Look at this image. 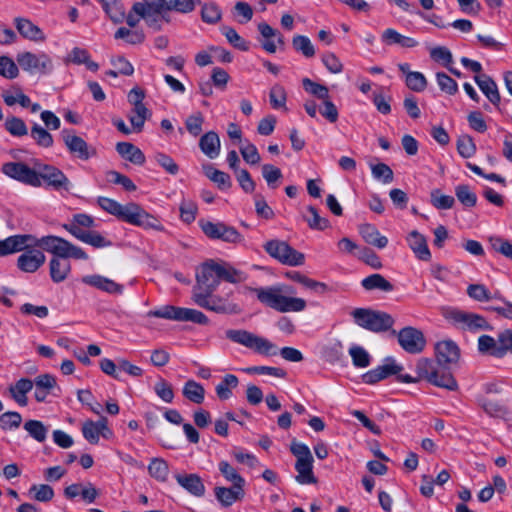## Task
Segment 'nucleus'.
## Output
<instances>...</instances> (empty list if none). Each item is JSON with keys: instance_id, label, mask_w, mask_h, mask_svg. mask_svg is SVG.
<instances>
[{"instance_id": "obj_1", "label": "nucleus", "mask_w": 512, "mask_h": 512, "mask_svg": "<svg viewBox=\"0 0 512 512\" xmlns=\"http://www.w3.org/2000/svg\"><path fill=\"white\" fill-rule=\"evenodd\" d=\"M37 246L54 255L49 263L50 277L53 282L61 283L70 274L71 264L68 258L88 259L86 252L64 238L48 235L37 239L30 234H19L0 240V256L23 251Z\"/></svg>"}, {"instance_id": "obj_2", "label": "nucleus", "mask_w": 512, "mask_h": 512, "mask_svg": "<svg viewBox=\"0 0 512 512\" xmlns=\"http://www.w3.org/2000/svg\"><path fill=\"white\" fill-rule=\"evenodd\" d=\"M197 286L193 290V301L205 309L225 312L226 304L216 301L211 295L221 280L235 283L239 273L227 264H218L212 260L205 262L196 274Z\"/></svg>"}, {"instance_id": "obj_3", "label": "nucleus", "mask_w": 512, "mask_h": 512, "mask_svg": "<svg viewBox=\"0 0 512 512\" xmlns=\"http://www.w3.org/2000/svg\"><path fill=\"white\" fill-rule=\"evenodd\" d=\"M97 202L103 210L131 225L138 226L143 229L164 231V226L157 217L148 213L140 205L134 202L122 205L107 197H99Z\"/></svg>"}, {"instance_id": "obj_4", "label": "nucleus", "mask_w": 512, "mask_h": 512, "mask_svg": "<svg viewBox=\"0 0 512 512\" xmlns=\"http://www.w3.org/2000/svg\"><path fill=\"white\" fill-rule=\"evenodd\" d=\"M254 292L261 303L281 313L301 312L306 308L304 299L291 296L295 291L289 285L255 288Z\"/></svg>"}, {"instance_id": "obj_5", "label": "nucleus", "mask_w": 512, "mask_h": 512, "mask_svg": "<svg viewBox=\"0 0 512 512\" xmlns=\"http://www.w3.org/2000/svg\"><path fill=\"white\" fill-rule=\"evenodd\" d=\"M225 336L230 341L261 355L274 356L278 352L277 346L267 338L258 336L244 329H228L225 332Z\"/></svg>"}, {"instance_id": "obj_6", "label": "nucleus", "mask_w": 512, "mask_h": 512, "mask_svg": "<svg viewBox=\"0 0 512 512\" xmlns=\"http://www.w3.org/2000/svg\"><path fill=\"white\" fill-rule=\"evenodd\" d=\"M351 315L358 326L374 333L388 331L394 325L393 317L379 310L356 308Z\"/></svg>"}, {"instance_id": "obj_7", "label": "nucleus", "mask_w": 512, "mask_h": 512, "mask_svg": "<svg viewBox=\"0 0 512 512\" xmlns=\"http://www.w3.org/2000/svg\"><path fill=\"white\" fill-rule=\"evenodd\" d=\"M290 450L296 457L295 470L297 475L295 480L301 485L316 484L317 478L313 472L314 460L309 447L303 443L293 442Z\"/></svg>"}, {"instance_id": "obj_8", "label": "nucleus", "mask_w": 512, "mask_h": 512, "mask_svg": "<svg viewBox=\"0 0 512 512\" xmlns=\"http://www.w3.org/2000/svg\"><path fill=\"white\" fill-rule=\"evenodd\" d=\"M418 379H425L434 386L454 391L458 388L457 381L451 373L439 371L432 360L421 358L416 364Z\"/></svg>"}, {"instance_id": "obj_9", "label": "nucleus", "mask_w": 512, "mask_h": 512, "mask_svg": "<svg viewBox=\"0 0 512 512\" xmlns=\"http://www.w3.org/2000/svg\"><path fill=\"white\" fill-rule=\"evenodd\" d=\"M16 60L22 70L32 75H47L53 71V61L44 52H21L17 54Z\"/></svg>"}, {"instance_id": "obj_10", "label": "nucleus", "mask_w": 512, "mask_h": 512, "mask_svg": "<svg viewBox=\"0 0 512 512\" xmlns=\"http://www.w3.org/2000/svg\"><path fill=\"white\" fill-rule=\"evenodd\" d=\"M264 250L280 263L290 266H300L304 263V254L292 248L287 242L270 240L265 243Z\"/></svg>"}, {"instance_id": "obj_11", "label": "nucleus", "mask_w": 512, "mask_h": 512, "mask_svg": "<svg viewBox=\"0 0 512 512\" xmlns=\"http://www.w3.org/2000/svg\"><path fill=\"white\" fill-rule=\"evenodd\" d=\"M1 171L6 176L30 186L39 187L42 184L39 181V175L37 171L30 168L23 162L4 163L2 165Z\"/></svg>"}, {"instance_id": "obj_12", "label": "nucleus", "mask_w": 512, "mask_h": 512, "mask_svg": "<svg viewBox=\"0 0 512 512\" xmlns=\"http://www.w3.org/2000/svg\"><path fill=\"white\" fill-rule=\"evenodd\" d=\"M133 11L149 26L158 29L161 14L166 11V3L165 0H142L133 5Z\"/></svg>"}, {"instance_id": "obj_13", "label": "nucleus", "mask_w": 512, "mask_h": 512, "mask_svg": "<svg viewBox=\"0 0 512 512\" xmlns=\"http://www.w3.org/2000/svg\"><path fill=\"white\" fill-rule=\"evenodd\" d=\"M61 138L68 151L80 160H88L96 155V150L89 146L83 138L77 136L71 129H63L61 131Z\"/></svg>"}, {"instance_id": "obj_14", "label": "nucleus", "mask_w": 512, "mask_h": 512, "mask_svg": "<svg viewBox=\"0 0 512 512\" xmlns=\"http://www.w3.org/2000/svg\"><path fill=\"white\" fill-rule=\"evenodd\" d=\"M199 224L204 234L211 239H220L230 243L240 242L242 239L241 234L234 227L222 222L214 223L201 220Z\"/></svg>"}, {"instance_id": "obj_15", "label": "nucleus", "mask_w": 512, "mask_h": 512, "mask_svg": "<svg viewBox=\"0 0 512 512\" xmlns=\"http://www.w3.org/2000/svg\"><path fill=\"white\" fill-rule=\"evenodd\" d=\"M400 346L408 353L416 354L423 351L426 341L423 333L413 327H405L397 334Z\"/></svg>"}, {"instance_id": "obj_16", "label": "nucleus", "mask_w": 512, "mask_h": 512, "mask_svg": "<svg viewBox=\"0 0 512 512\" xmlns=\"http://www.w3.org/2000/svg\"><path fill=\"white\" fill-rule=\"evenodd\" d=\"M83 437L91 444L99 442L100 435L105 439L113 436L112 430L108 427L106 417H100L98 421L87 420L82 425Z\"/></svg>"}, {"instance_id": "obj_17", "label": "nucleus", "mask_w": 512, "mask_h": 512, "mask_svg": "<svg viewBox=\"0 0 512 512\" xmlns=\"http://www.w3.org/2000/svg\"><path fill=\"white\" fill-rule=\"evenodd\" d=\"M37 173L40 182L43 180L55 190L69 189L70 181L60 169L54 166L44 165Z\"/></svg>"}, {"instance_id": "obj_18", "label": "nucleus", "mask_w": 512, "mask_h": 512, "mask_svg": "<svg viewBox=\"0 0 512 512\" xmlns=\"http://www.w3.org/2000/svg\"><path fill=\"white\" fill-rule=\"evenodd\" d=\"M450 318L456 323L463 324L464 328H467L471 331L492 329L485 318L478 314L465 313L462 311H452L450 313Z\"/></svg>"}, {"instance_id": "obj_19", "label": "nucleus", "mask_w": 512, "mask_h": 512, "mask_svg": "<svg viewBox=\"0 0 512 512\" xmlns=\"http://www.w3.org/2000/svg\"><path fill=\"white\" fill-rule=\"evenodd\" d=\"M46 261L44 253L37 249L26 250L17 259L18 268L26 273L36 272Z\"/></svg>"}, {"instance_id": "obj_20", "label": "nucleus", "mask_w": 512, "mask_h": 512, "mask_svg": "<svg viewBox=\"0 0 512 512\" xmlns=\"http://www.w3.org/2000/svg\"><path fill=\"white\" fill-rule=\"evenodd\" d=\"M435 351L438 364L443 366L456 363L460 357L458 346L451 340L438 342Z\"/></svg>"}, {"instance_id": "obj_21", "label": "nucleus", "mask_w": 512, "mask_h": 512, "mask_svg": "<svg viewBox=\"0 0 512 512\" xmlns=\"http://www.w3.org/2000/svg\"><path fill=\"white\" fill-rule=\"evenodd\" d=\"M82 282L109 294L120 295L124 290L121 284H118L112 279L97 274L84 276L82 278Z\"/></svg>"}, {"instance_id": "obj_22", "label": "nucleus", "mask_w": 512, "mask_h": 512, "mask_svg": "<svg viewBox=\"0 0 512 512\" xmlns=\"http://www.w3.org/2000/svg\"><path fill=\"white\" fill-rule=\"evenodd\" d=\"M215 497L223 507H230L235 502L243 499L245 492L244 486L232 485V487H215Z\"/></svg>"}, {"instance_id": "obj_23", "label": "nucleus", "mask_w": 512, "mask_h": 512, "mask_svg": "<svg viewBox=\"0 0 512 512\" xmlns=\"http://www.w3.org/2000/svg\"><path fill=\"white\" fill-rule=\"evenodd\" d=\"M407 243L415 256L422 261H429L431 253L427 245V239L417 230L411 231L407 238Z\"/></svg>"}, {"instance_id": "obj_24", "label": "nucleus", "mask_w": 512, "mask_h": 512, "mask_svg": "<svg viewBox=\"0 0 512 512\" xmlns=\"http://www.w3.org/2000/svg\"><path fill=\"white\" fill-rule=\"evenodd\" d=\"M258 30L265 41L262 42V47L268 53H275L277 46L273 39H276V42L280 45H284V37L283 35L276 29L272 28L265 22H262L258 25Z\"/></svg>"}, {"instance_id": "obj_25", "label": "nucleus", "mask_w": 512, "mask_h": 512, "mask_svg": "<svg viewBox=\"0 0 512 512\" xmlns=\"http://www.w3.org/2000/svg\"><path fill=\"white\" fill-rule=\"evenodd\" d=\"M177 483L187 492L196 497H202L205 493V486L197 474H176Z\"/></svg>"}, {"instance_id": "obj_26", "label": "nucleus", "mask_w": 512, "mask_h": 512, "mask_svg": "<svg viewBox=\"0 0 512 512\" xmlns=\"http://www.w3.org/2000/svg\"><path fill=\"white\" fill-rule=\"evenodd\" d=\"M14 23L22 37L34 42H42L45 40L43 31L29 19L18 17L15 18Z\"/></svg>"}, {"instance_id": "obj_27", "label": "nucleus", "mask_w": 512, "mask_h": 512, "mask_svg": "<svg viewBox=\"0 0 512 512\" xmlns=\"http://www.w3.org/2000/svg\"><path fill=\"white\" fill-rule=\"evenodd\" d=\"M475 82L479 86L483 94L488 100L495 106H498L501 100L500 93L495 81L488 75H476L474 77Z\"/></svg>"}, {"instance_id": "obj_28", "label": "nucleus", "mask_w": 512, "mask_h": 512, "mask_svg": "<svg viewBox=\"0 0 512 512\" xmlns=\"http://www.w3.org/2000/svg\"><path fill=\"white\" fill-rule=\"evenodd\" d=\"M95 225L94 219L83 213L75 214L70 223L63 224L62 227L77 238V233H86Z\"/></svg>"}, {"instance_id": "obj_29", "label": "nucleus", "mask_w": 512, "mask_h": 512, "mask_svg": "<svg viewBox=\"0 0 512 512\" xmlns=\"http://www.w3.org/2000/svg\"><path fill=\"white\" fill-rule=\"evenodd\" d=\"M199 146L207 157L214 159L220 153L221 144L219 136L214 131H209L200 138Z\"/></svg>"}, {"instance_id": "obj_30", "label": "nucleus", "mask_w": 512, "mask_h": 512, "mask_svg": "<svg viewBox=\"0 0 512 512\" xmlns=\"http://www.w3.org/2000/svg\"><path fill=\"white\" fill-rule=\"evenodd\" d=\"M359 233L366 243L379 249H383L388 244L387 237L380 234L379 230L372 224H363L359 228Z\"/></svg>"}, {"instance_id": "obj_31", "label": "nucleus", "mask_w": 512, "mask_h": 512, "mask_svg": "<svg viewBox=\"0 0 512 512\" xmlns=\"http://www.w3.org/2000/svg\"><path fill=\"white\" fill-rule=\"evenodd\" d=\"M117 152L124 159L136 165H143L145 163L144 153L135 145L129 142H119L116 145Z\"/></svg>"}, {"instance_id": "obj_32", "label": "nucleus", "mask_w": 512, "mask_h": 512, "mask_svg": "<svg viewBox=\"0 0 512 512\" xmlns=\"http://www.w3.org/2000/svg\"><path fill=\"white\" fill-rule=\"evenodd\" d=\"M478 403L484 412L491 417L506 419L511 414L508 407L501 401L480 398Z\"/></svg>"}, {"instance_id": "obj_33", "label": "nucleus", "mask_w": 512, "mask_h": 512, "mask_svg": "<svg viewBox=\"0 0 512 512\" xmlns=\"http://www.w3.org/2000/svg\"><path fill=\"white\" fill-rule=\"evenodd\" d=\"M362 287L367 291L380 290L382 292H391L394 286L381 274H372L361 281Z\"/></svg>"}, {"instance_id": "obj_34", "label": "nucleus", "mask_w": 512, "mask_h": 512, "mask_svg": "<svg viewBox=\"0 0 512 512\" xmlns=\"http://www.w3.org/2000/svg\"><path fill=\"white\" fill-rule=\"evenodd\" d=\"M288 276L293 281L298 282L305 286L306 288L316 291L317 293L323 294L329 290L328 286L325 283L313 280L301 274L300 272L294 271L292 273H289Z\"/></svg>"}, {"instance_id": "obj_35", "label": "nucleus", "mask_w": 512, "mask_h": 512, "mask_svg": "<svg viewBox=\"0 0 512 512\" xmlns=\"http://www.w3.org/2000/svg\"><path fill=\"white\" fill-rule=\"evenodd\" d=\"M77 233V239L89 244L95 248H103L111 246L112 243L110 240H107L105 237H103L100 233L94 230H89L86 233Z\"/></svg>"}, {"instance_id": "obj_36", "label": "nucleus", "mask_w": 512, "mask_h": 512, "mask_svg": "<svg viewBox=\"0 0 512 512\" xmlns=\"http://www.w3.org/2000/svg\"><path fill=\"white\" fill-rule=\"evenodd\" d=\"M183 395L190 401L201 404L204 401L205 390L199 383L189 380L184 385Z\"/></svg>"}, {"instance_id": "obj_37", "label": "nucleus", "mask_w": 512, "mask_h": 512, "mask_svg": "<svg viewBox=\"0 0 512 512\" xmlns=\"http://www.w3.org/2000/svg\"><path fill=\"white\" fill-rule=\"evenodd\" d=\"M2 97L5 104L8 106H13L16 103L20 104L24 108H28L30 106V98L25 95L20 88L5 91L2 94Z\"/></svg>"}, {"instance_id": "obj_38", "label": "nucleus", "mask_w": 512, "mask_h": 512, "mask_svg": "<svg viewBox=\"0 0 512 512\" xmlns=\"http://www.w3.org/2000/svg\"><path fill=\"white\" fill-rule=\"evenodd\" d=\"M148 472L156 480L165 482L169 474L168 464L163 459L154 458L148 465Z\"/></svg>"}, {"instance_id": "obj_39", "label": "nucleus", "mask_w": 512, "mask_h": 512, "mask_svg": "<svg viewBox=\"0 0 512 512\" xmlns=\"http://www.w3.org/2000/svg\"><path fill=\"white\" fill-rule=\"evenodd\" d=\"M430 203L439 210L451 209L455 204L453 196L445 195L440 189H433L430 192Z\"/></svg>"}, {"instance_id": "obj_40", "label": "nucleus", "mask_w": 512, "mask_h": 512, "mask_svg": "<svg viewBox=\"0 0 512 512\" xmlns=\"http://www.w3.org/2000/svg\"><path fill=\"white\" fill-rule=\"evenodd\" d=\"M238 378L233 374H227L216 386V394L221 400L229 399L232 395L231 389L237 387Z\"/></svg>"}, {"instance_id": "obj_41", "label": "nucleus", "mask_w": 512, "mask_h": 512, "mask_svg": "<svg viewBox=\"0 0 512 512\" xmlns=\"http://www.w3.org/2000/svg\"><path fill=\"white\" fill-rule=\"evenodd\" d=\"M30 135L37 145L49 148L53 145V136L38 123H34L31 127Z\"/></svg>"}, {"instance_id": "obj_42", "label": "nucleus", "mask_w": 512, "mask_h": 512, "mask_svg": "<svg viewBox=\"0 0 512 512\" xmlns=\"http://www.w3.org/2000/svg\"><path fill=\"white\" fill-rule=\"evenodd\" d=\"M105 12L113 22H121L125 18V10L117 0H101Z\"/></svg>"}, {"instance_id": "obj_43", "label": "nucleus", "mask_w": 512, "mask_h": 512, "mask_svg": "<svg viewBox=\"0 0 512 512\" xmlns=\"http://www.w3.org/2000/svg\"><path fill=\"white\" fill-rule=\"evenodd\" d=\"M343 344L339 340H335L329 344H327L323 350L322 355L326 361L330 363L337 362L343 358Z\"/></svg>"}, {"instance_id": "obj_44", "label": "nucleus", "mask_w": 512, "mask_h": 512, "mask_svg": "<svg viewBox=\"0 0 512 512\" xmlns=\"http://www.w3.org/2000/svg\"><path fill=\"white\" fill-rule=\"evenodd\" d=\"M455 195L459 202L466 207H474L477 203V195L468 185H457L455 187Z\"/></svg>"}, {"instance_id": "obj_45", "label": "nucleus", "mask_w": 512, "mask_h": 512, "mask_svg": "<svg viewBox=\"0 0 512 512\" xmlns=\"http://www.w3.org/2000/svg\"><path fill=\"white\" fill-rule=\"evenodd\" d=\"M24 429L38 442H44L47 437L48 430L41 421L28 420L24 424Z\"/></svg>"}, {"instance_id": "obj_46", "label": "nucleus", "mask_w": 512, "mask_h": 512, "mask_svg": "<svg viewBox=\"0 0 512 512\" xmlns=\"http://www.w3.org/2000/svg\"><path fill=\"white\" fill-rule=\"evenodd\" d=\"M218 468L223 477L232 485L245 486V479L227 461L219 462Z\"/></svg>"}, {"instance_id": "obj_47", "label": "nucleus", "mask_w": 512, "mask_h": 512, "mask_svg": "<svg viewBox=\"0 0 512 512\" xmlns=\"http://www.w3.org/2000/svg\"><path fill=\"white\" fill-rule=\"evenodd\" d=\"M150 116L149 110L145 106H138L133 108L128 118L136 132L143 129L145 120Z\"/></svg>"}, {"instance_id": "obj_48", "label": "nucleus", "mask_w": 512, "mask_h": 512, "mask_svg": "<svg viewBox=\"0 0 512 512\" xmlns=\"http://www.w3.org/2000/svg\"><path fill=\"white\" fill-rule=\"evenodd\" d=\"M292 45L296 51L301 52L307 58H311L315 55L314 46L307 36H294L292 39Z\"/></svg>"}, {"instance_id": "obj_49", "label": "nucleus", "mask_w": 512, "mask_h": 512, "mask_svg": "<svg viewBox=\"0 0 512 512\" xmlns=\"http://www.w3.org/2000/svg\"><path fill=\"white\" fill-rule=\"evenodd\" d=\"M302 84L308 93L312 94L321 101L330 97L328 88L322 84L316 83L309 78H304Z\"/></svg>"}, {"instance_id": "obj_50", "label": "nucleus", "mask_w": 512, "mask_h": 512, "mask_svg": "<svg viewBox=\"0 0 512 512\" xmlns=\"http://www.w3.org/2000/svg\"><path fill=\"white\" fill-rule=\"evenodd\" d=\"M311 217H304L308 226L313 230H324L330 226L328 219L321 217L314 206H308Z\"/></svg>"}, {"instance_id": "obj_51", "label": "nucleus", "mask_w": 512, "mask_h": 512, "mask_svg": "<svg viewBox=\"0 0 512 512\" xmlns=\"http://www.w3.org/2000/svg\"><path fill=\"white\" fill-rule=\"evenodd\" d=\"M5 129L13 136L21 137L28 133L25 122L18 117L11 116L5 121Z\"/></svg>"}, {"instance_id": "obj_52", "label": "nucleus", "mask_w": 512, "mask_h": 512, "mask_svg": "<svg viewBox=\"0 0 512 512\" xmlns=\"http://www.w3.org/2000/svg\"><path fill=\"white\" fill-rule=\"evenodd\" d=\"M179 314L180 307L166 305L159 309L149 311L147 316L179 321Z\"/></svg>"}, {"instance_id": "obj_53", "label": "nucleus", "mask_w": 512, "mask_h": 512, "mask_svg": "<svg viewBox=\"0 0 512 512\" xmlns=\"http://www.w3.org/2000/svg\"><path fill=\"white\" fill-rule=\"evenodd\" d=\"M222 34L226 37L228 42L233 45L235 48L247 51L249 49L248 43L236 32L235 29L224 26L222 29Z\"/></svg>"}, {"instance_id": "obj_54", "label": "nucleus", "mask_w": 512, "mask_h": 512, "mask_svg": "<svg viewBox=\"0 0 512 512\" xmlns=\"http://www.w3.org/2000/svg\"><path fill=\"white\" fill-rule=\"evenodd\" d=\"M179 321H189L205 325L208 323V318L201 311L180 307Z\"/></svg>"}, {"instance_id": "obj_55", "label": "nucleus", "mask_w": 512, "mask_h": 512, "mask_svg": "<svg viewBox=\"0 0 512 512\" xmlns=\"http://www.w3.org/2000/svg\"><path fill=\"white\" fill-rule=\"evenodd\" d=\"M198 0H165L166 11H176L179 13H190L194 10Z\"/></svg>"}, {"instance_id": "obj_56", "label": "nucleus", "mask_w": 512, "mask_h": 512, "mask_svg": "<svg viewBox=\"0 0 512 512\" xmlns=\"http://www.w3.org/2000/svg\"><path fill=\"white\" fill-rule=\"evenodd\" d=\"M239 149H240V153H241L243 159L248 164L256 165L260 162V160H261L260 154H259L256 146L254 144H252L251 142L245 141V143H243Z\"/></svg>"}, {"instance_id": "obj_57", "label": "nucleus", "mask_w": 512, "mask_h": 512, "mask_svg": "<svg viewBox=\"0 0 512 512\" xmlns=\"http://www.w3.org/2000/svg\"><path fill=\"white\" fill-rule=\"evenodd\" d=\"M498 347L499 349L495 352V357L501 358L507 354L512 353V331L505 330L498 335Z\"/></svg>"}, {"instance_id": "obj_58", "label": "nucleus", "mask_w": 512, "mask_h": 512, "mask_svg": "<svg viewBox=\"0 0 512 512\" xmlns=\"http://www.w3.org/2000/svg\"><path fill=\"white\" fill-rule=\"evenodd\" d=\"M407 87L415 92L424 91L427 87V80L421 72L409 73L405 77Z\"/></svg>"}, {"instance_id": "obj_59", "label": "nucleus", "mask_w": 512, "mask_h": 512, "mask_svg": "<svg viewBox=\"0 0 512 512\" xmlns=\"http://www.w3.org/2000/svg\"><path fill=\"white\" fill-rule=\"evenodd\" d=\"M0 75L7 79H14L19 75V68L11 58L0 56Z\"/></svg>"}, {"instance_id": "obj_60", "label": "nucleus", "mask_w": 512, "mask_h": 512, "mask_svg": "<svg viewBox=\"0 0 512 512\" xmlns=\"http://www.w3.org/2000/svg\"><path fill=\"white\" fill-rule=\"evenodd\" d=\"M262 176L267 182V185L275 189L277 187L276 182L282 178V172L279 168L272 164H264L262 166Z\"/></svg>"}, {"instance_id": "obj_61", "label": "nucleus", "mask_w": 512, "mask_h": 512, "mask_svg": "<svg viewBox=\"0 0 512 512\" xmlns=\"http://www.w3.org/2000/svg\"><path fill=\"white\" fill-rule=\"evenodd\" d=\"M457 150L464 158L472 157L476 152V146L472 137L469 135H462L457 140Z\"/></svg>"}, {"instance_id": "obj_62", "label": "nucleus", "mask_w": 512, "mask_h": 512, "mask_svg": "<svg viewBox=\"0 0 512 512\" xmlns=\"http://www.w3.org/2000/svg\"><path fill=\"white\" fill-rule=\"evenodd\" d=\"M269 98L274 109L285 107L287 95L284 87L279 84L274 85L270 89Z\"/></svg>"}, {"instance_id": "obj_63", "label": "nucleus", "mask_w": 512, "mask_h": 512, "mask_svg": "<svg viewBox=\"0 0 512 512\" xmlns=\"http://www.w3.org/2000/svg\"><path fill=\"white\" fill-rule=\"evenodd\" d=\"M436 80L440 87V89L449 94L454 95L458 91V84L457 82L452 79L449 75L443 72L436 73Z\"/></svg>"}, {"instance_id": "obj_64", "label": "nucleus", "mask_w": 512, "mask_h": 512, "mask_svg": "<svg viewBox=\"0 0 512 512\" xmlns=\"http://www.w3.org/2000/svg\"><path fill=\"white\" fill-rule=\"evenodd\" d=\"M202 20L209 24H215L221 19V10L215 3L204 4L201 11Z\"/></svg>"}]
</instances>
